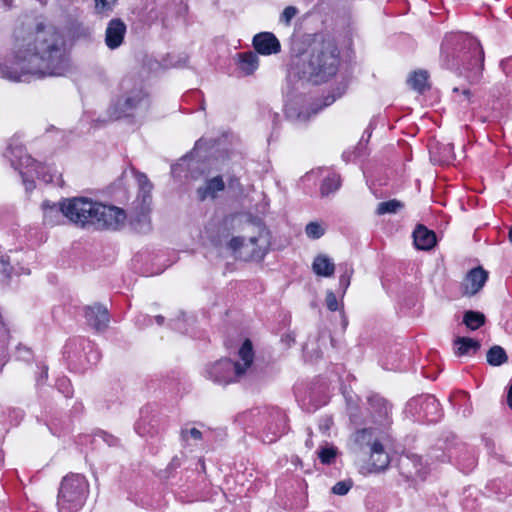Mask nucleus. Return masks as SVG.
<instances>
[{"instance_id": "1", "label": "nucleus", "mask_w": 512, "mask_h": 512, "mask_svg": "<svg viewBox=\"0 0 512 512\" xmlns=\"http://www.w3.org/2000/svg\"><path fill=\"white\" fill-rule=\"evenodd\" d=\"M293 60L286 76V86L283 93L286 97L285 113L288 119L297 122H306L311 116L317 115L321 110L333 104L340 98L346 89L337 88V93L328 94L318 103H312L310 108L303 110L297 107L298 97L303 94L308 83L313 85L326 82L336 75L340 65V51L331 37L315 38L309 47L308 62L300 58L302 51L292 46Z\"/></svg>"}, {"instance_id": "2", "label": "nucleus", "mask_w": 512, "mask_h": 512, "mask_svg": "<svg viewBox=\"0 0 512 512\" xmlns=\"http://www.w3.org/2000/svg\"><path fill=\"white\" fill-rule=\"evenodd\" d=\"M69 68L65 36L55 26L41 22L34 33L15 39L11 56L0 64V76L13 82H26L29 77L64 76Z\"/></svg>"}, {"instance_id": "3", "label": "nucleus", "mask_w": 512, "mask_h": 512, "mask_svg": "<svg viewBox=\"0 0 512 512\" xmlns=\"http://www.w3.org/2000/svg\"><path fill=\"white\" fill-rule=\"evenodd\" d=\"M440 62L442 67L463 75L470 83H477L484 70V51L474 37L449 34L441 44Z\"/></svg>"}, {"instance_id": "4", "label": "nucleus", "mask_w": 512, "mask_h": 512, "mask_svg": "<svg viewBox=\"0 0 512 512\" xmlns=\"http://www.w3.org/2000/svg\"><path fill=\"white\" fill-rule=\"evenodd\" d=\"M121 94L112 101L108 113L112 120L142 118L150 108V98L140 79L124 77L120 83Z\"/></svg>"}, {"instance_id": "5", "label": "nucleus", "mask_w": 512, "mask_h": 512, "mask_svg": "<svg viewBox=\"0 0 512 512\" xmlns=\"http://www.w3.org/2000/svg\"><path fill=\"white\" fill-rule=\"evenodd\" d=\"M5 157L10 161L11 166L19 171L27 193L35 189V178L45 183L52 182V175L47 171L46 166L28 155L23 144L17 139H12L9 143Z\"/></svg>"}, {"instance_id": "6", "label": "nucleus", "mask_w": 512, "mask_h": 512, "mask_svg": "<svg viewBox=\"0 0 512 512\" xmlns=\"http://www.w3.org/2000/svg\"><path fill=\"white\" fill-rule=\"evenodd\" d=\"M241 362L220 359L205 368V377L218 385H228L242 377L251 368L254 359L252 342L246 339L238 351Z\"/></svg>"}, {"instance_id": "7", "label": "nucleus", "mask_w": 512, "mask_h": 512, "mask_svg": "<svg viewBox=\"0 0 512 512\" xmlns=\"http://www.w3.org/2000/svg\"><path fill=\"white\" fill-rule=\"evenodd\" d=\"M430 457L439 462H450L465 474L473 471L478 460L475 448L468 446L454 434L437 444L431 450Z\"/></svg>"}, {"instance_id": "8", "label": "nucleus", "mask_w": 512, "mask_h": 512, "mask_svg": "<svg viewBox=\"0 0 512 512\" xmlns=\"http://www.w3.org/2000/svg\"><path fill=\"white\" fill-rule=\"evenodd\" d=\"M353 440L358 449L370 453L371 472H381L388 467L390 458L384 451V445L392 441L390 431L379 427L363 428L353 434Z\"/></svg>"}, {"instance_id": "9", "label": "nucleus", "mask_w": 512, "mask_h": 512, "mask_svg": "<svg viewBox=\"0 0 512 512\" xmlns=\"http://www.w3.org/2000/svg\"><path fill=\"white\" fill-rule=\"evenodd\" d=\"M252 425L259 429L265 443H274L289 430L288 417L278 407H257L245 413Z\"/></svg>"}, {"instance_id": "10", "label": "nucleus", "mask_w": 512, "mask_h": 512, "mask_svg": "<svg viewBox=\"0 0 512 512\" xmlns=\"http://www.w3.org/2000/svg\"><path fill=\"white\" fill-rule=\"evenodd\" d=\"M218 144L219 141L216 139H198L190 152L182 156L177 163L171 165L172 177L178 181H182L183 179H198L204 174V170H200L199 168L200 160L206 159L212 156L214 151H218V149H216Z\"/></svg>"}, {"instance_id": "11", "label": "nucleus", "mask_w": 512, "mask_h": 512, "mask_svg": "<svg viewBox=\"0 0 512 512\" xmlns=\"http://www.w3.org/2000/svg\"><path fill=\"white\" fill-rule=\"evenodd\" d=\"M89 495V482L79 473H69L60 482L57 494L59 512H79Z\"/></svg>"}, {"instance_id": "12", "label": "nucleus", "mask_w": 512, "mask_h": 512, "mask_svg": "<svg viewBox=\"0 0 512 512\" xmlns=\"http://www.w3.org/2000/svg\"><path fill=\"white\" fill-rule=\"evenodd\" d=\"M63 358L70 370L82 373L98 363L100 353L88 339L73 337L64 345Z\"/></svg>"}, {"instance_id": "13", "label": "nucleus", "mask_w": 512, "mask_h": 512, "mask_svg": "<svg viewBox=\"0 0 512 512\" xmlns=\"http://www.w3.org/2000/svg\"><path fill=\"white\" fill-rule=\"evenodd\" d=\"M99 202L87 197L68 198V220L82 229H93Z\"/></svg>"}, {"instance_id": "14", "label": "nucleus", "mask_w": 512, "mask_h": 512, "mask_svg": "<svg viewBox=\"0 0 512 512\" xmlns=\"http://www.w3.org/2000/svg\"><path fill=\"white\" fill-rule=\"evenodd\" d=\"M408 410L427 423H436L443 416V410L435 396L426 394L411 398L407 403Z\"/></svg>"}, {"instance_id": "15", "label": "nucleus", "mask_w": 512, "mask_h": 512, "mask_svg": "<svg viewBox=\"0 0 512 512\" xmlns=\"http://www.w3.org/2000/svg\"><path fill=\"white\" fill-rule=\"evenodd\" d=\"M127 220V213L124 209L99 202L94 221V230L97 231H118Z\"/></svg>"}, {"instance_id": "16", "label": "nucleus", "mask_w": 512, "mask_h": 512, "mask_svg": "<svg viewBox=\"0 0 512 512\" xmlns=\"http://www.w3.org/2000/svg\"><path fill=\"white\" fill-rule=\"evenodd\" d=\"M368 405L373 423L382 430L389 431L392 424L390 416L392 405L379 394H373L368 397Z\"/></svg>"}, {"instance_id": "17", "label": "nucleus", "mask_w": 512, "mask_h": 512, "mask_svg": "<svg viewBox=\"0 0 512 512\" xmlns=\"http://www.w3.org/2000/svg\"><path fill=\"white\" fill-rule=\"evenodd\" d=\"M151 204L143 201H134L129 216L130 228L138 234H147L151 231Z\"/></svg>"}, {"instance_id": "18", "label": "nucleus", "mask_w": 512, "mask_h": 512, "mask_svg": "<svg viewBox=\"0 0 512 512\" xmlns=\"http://www.w3.org/2000/svg\"><path fill=\"white\" fill-rule=\"evenodd\" d=\"M488 280V272L481 266L471 269L461 283V291L464 296H474L480 292Z\"/></svg>"}, {"instance_id": "19", "label": "nucleus", "mask_w": 512, "mask_h": 512, "mask_svg": "<svg viewBox=\"0 0 512 512\" xmlns=\"http://www.w3.org/2000/svg\"><path fill=\"white\" fill-rule=\"evenodd\" d=\"M86 323L97 332H103L108 328L110 315L108 309L102 304L95 303L84 308Z\"/></svg>"}, {"instance_id": "20", "label": "nucleus", "mask_w": 512, "mask_h": 512, "mask_svg": "<svg viewBox=\"0 0 512 512\" xmlns=\"http://www.w3.org/2000/svg\"><path fill=\"white\" fill-rule=\"evenodd\" d=\"M68 206V198L58 203L45 200L42 203L43 218L46 225L54 226L59 224L63 217L68 219L66 207Z\"/></svg>"}, {"instance_id": "21", "label": "nucleus", "mask_w": 512, "mask_h": 512, "mask_svg": "<svg viewBox=\"0 0 512 512\" xmlns=\"http://www.w3.org/2000/svg\"><path fill=\"white\" fill-rule=\"evenodd\" d=\"M126 24L120 18L111 19L105 31V44L111 50L120 47L126 34Z\"/></svg>"}, {"instance_id": "22", "label": "nucleus", "mask_w": 512, "mask_h": 512, "mask_svg": "<svg viewBox=\"0 0 512 512\" xmlns=\"http://www.w3.org/2000/svg\"><path fill=\"white\" fill-rule=\"evenodd\" d=\"M253 47L261 55L277 54L281 51V44L271 32H260L253 37Z\"/></svg>"}, {"instance_id": "23", "label": "nucleus", "mask_w": 512, "mask_h": 512, "mask_svg": "<svg viewBox=\"0 0 512 512\" xmlns=\"http://www.w3.org/2000/svg\"><path fill=\"white\" fill-rule=\"evenodd\" d=\"M225 189V182L223 177L217 175L212 178H208L205 180L202 186H199L196 190L197 199L201 202L205 201L208 198L215 199L217 197L218 192H221Z\"/></svg>"}, {"instance_id": "24", "label": "nucleus", "mask_w": 512, "mask_h": 512, "mask_svg": "<svg viewBox=\"0 0 512 512\" xmlns=\"http://www.w3.org/2000/svg\"><path fill=\"white\" fill-rule=\"evenodd\" d=\"M256 225L258 227L259 233L257 236L250 237L249 242L253 246H256L252 252L253 256L262 258L268 251L271 236L269 230L261 220H257Z\"/></svg>"}, {"instance_id": "25", "label": "nucleus", "mask_w": 512, "mask_h": 512, "mask_svg": "<svg viewBox=\"0 0 512 512\" xmlns=\"http://www.w3.org/2000/svg\"><path fill=\"white\" fill-rule=\"evenodd\" d=\"M413 238L415 247L419 250H430L437 243L435 232L422 224L416 226L413 232Z\"/></svg>"}, {"instance_id": "26", "label": "nucleus", "mask_w": 512, "mask_h": 512, "mask_svg": "<svg viewBox=\"0 0 512 512\" xmlns=\"http://www.w3.org/2000/svg\"><path fill=\"white\" fill-rule=\"evenodd\" d=\"M455 354L457 356H472L475 355L481 348L478 340L470 337H457L454 340Z\"/></svg>"}, {"instance_id": "27", "label": "nucleus", "mask_w": 512, "mask_h": 512, "mask_svg": "<svg viewBox=\"0 0 512 512\" xmlns=\"http://www.w3.org/2000/svg\"><path fill=\"white\" fill-rule=\"evenodd\" d=\"M312 270L317 276L328 278L334 275L335 264L327 255L318 254L312 263Z\"/></svg>"}, {"instance_id": "28", "label": "nucleus", "mask_w": 512, "mask_h": 512, "mask_svg": "<svg viewBox=\"0 0 512 512\" xmlns=\"http://www.w3.org/2000/svg\"><path fill=\"white\" fill-rule=\"evenodd\" d=\"M451 405L459 412L462 413L463 417H468L472 413V405L470 396L466 391H456L449 396Z\"/></svg>"}, {"instance_id": "29", "label": "nucleus", "mask_w": 512, "mask_h": 512, "mask_svg": "<svg viewBox=\"0 0 512 512\" xmlns=\"http://www.w3.org/2000/svg\"><path fill=\"white\" fill-rule=\"evenodd\" d=\"M238 68L245 74L251 75L259 66V58L253 51L241 52L237 54Z\"/></svg>"}, {"instance_id": "30", "label": "nucleus", "mask_w": 512, "mask_h": 512, "mask_svg": "<svg viewBox=\"0 0 512 512\" xmlns=\"http://www.w3.org/2000/svg\"><path fill=\"white\" fill-rule=\"evenodd\" d=\"M135 176L139 186V191L135 200L152 203L151 191L153 189V184L150 182L145 173L136 171Z\"/></svg>"}, {"instance_id": "31", "label": "nucleus", "mask_w": 512, "mask_h": 512, "mask_svg": "<svg viewBox=\"0 0 512 512\" xmlns=\"http://www.w3.org/2000/svg\"><path fill=\"white\" fill-rule=\"evenodd\" d=\"M428 78L429 74L426 70H418L410 74L407 83L412 89L422 94L429 89Z\"/></svg>"}, {"instance_id": "32", "label": "nucleus", "mask_w": 512, "mask_h": 512, "mask_svg": "<svg viewBox=\"0 0 512 512\" xmlns=\"http://www.w3.org/2000/svg\"><path fill=\"white\" fill-rule=\"evenodd\" d=\"M241 224V218L238 215L225 216L219 226L220 238L228 239Z\"/></svg>"}, {"instance_id": "33", "label": "nucleus", "mask_w": 512, "mask_h": 512, "mask_svg": "<svg viewBox=\"0 0 512 512\" xmlns=\"http://www.w3.org/2000/svg\"><path fill=\"white\" fill-rule=\"evenodd\" d=\"M241 224V218L238 215L225 216L219 226L220 238L228 239Z\"/></svg>"}, {"instance_id": "34", "label": "nucleus", "mask_w": 512, "mask_h": 512, "mask_svg": "<svg viewBox=\"0 0 512 512\" xmlns=\"http://www.w3.org/2000/svg\"><path fill=\"white\" fill-rule=\"evenodd\" d=\"M462 322L468 329L475 331L485 324L486 317L480 311L467 310L463 314Z\"/></svg>"}, {"instance_id": "35", "label": "nucleus", "mask_w": 512, "mask_h": 512, "mask_svg": "<svg viewBox=\"0 0 512 512\" xmlns=\"http://www.w3.org/2000/svg\"><path fill=\"white\" fill-rule=\"evenodd\" d=\"M341 186V178L336 173L327 175L320 186V194L322 197H328L330 194L335 193Z\"/></svg>"}, {"instance_id": "36", "label": "nucleus", "mask_w": 512, "mask_h": 512, "mask_svg": "<svg viewBox=\"0 0 512 512\" xmlns=\"http://www.w3.org/2000/svg\"><path fill=\"white\" fill-rule=\"evenodd\" d=\"M486 360L491 366H501L508 361V356L503 347L494 345L487 351Z\"/></svg>"}, {"instance_id": "37", "label": "nucleus", "mask_w": 512, "mask_h": 512, "mask_svg": "<svg viewBox=\"0 0 512 512\" xmlns=\"http://www.w3.org/2000/svg\"><path fill=\"white\" fill-rule=\"evenodd\" d=\"M339 270L341 272L339 277V293L343 297L350 285L354 269L349 263L339 264Z\"/></svg>"}, {"instance_id": "38", "label": "nucleus", "mask_w": 512, "mask_h": 512, "mask_svg": "<svg viewBox=\"0 0 512 512\" xmlns=\"http://www.w3.org/2000/svg\"><path fill=\"white\" fill-rule=\"evenodd\" d=\"M93 2L94 14L100 18H107L113 13L118 0H93Z\"/></svg>"}, {"instance_id": "39", "label": "nucleus", "mask_w": 512, "mask_h": 512, "mask_svg": "<svg viewBox=\"0 0 512 512\" xmlns=\"http://www.w3.org/2000/svg\"><path fill=\"white\" fill-rule=\"evenodd\" d=\"M68 32L73 39H87L91 37L92 30L79 21H71Z\"/></svg>"}, {"instance_id": "40", "label": "nucleus", "mask_w": 512, "mask_h": 512, "mask_svg": "<svg viewBox=\"0 0 512 512\" xmlns=\"http://www.w3.org/2000/svg\"><path fill=\"white\" fill-rule=\"evenodd\" d=\"M404 208V203L397 200L391 199L388 201H383L378 203L376 208L377 215H385V214H396L398 211Z\"/></svg>"}, {"instance_id": "41", "label": "nucleus", "mask_w": 512, "mask_h": 512, "mask_svg": "<svg viewBox=\"0 0 512 512\" xmlns=\"http://www.w3.org/2000/svg\"><path fill=\"white\" fill-rule=\"evenodd\" d=\"M337 456V448L334 446H323L318 450V457L322 464L330 465Z\"/></svg>"}, {"instance_id": "42", "label": "nucleus", "mask_w": 512, "mask_h": 512, "mask_svg": "<svg viewBox=\"0 0 512 512\" xmlns=\"http://www.w3.org/2000/svg\"><path fill=\"white\" fill-rule=\"evenodd\" d=\"M180 438L184 442H188L190 438L195 441H200L203 438V433L195 427L188 428L185 426L181 428Z\"/></svg>"}, {"instance_id": "43", "label": "nucleus", "mask_w": 512, "mask_h": 512, "mask_svg": "<svg viewBox=\"0 0 512 512\" xmlns=\"http://www.w3.org/2000/svg\"><path fill=\"white\" fill-rule=\"evenodd\" d=\"M98 440H102L109 447H116L119 445V439L117 437L103 430H99L94 433L93 441L97 442Z\"/></svg>"}, {"instance_id": "44", "label": "nucleus", "mask_w": 512, "mask_h": 512, "mask_svg": "<svg viewBox=\"0 0 512 512\" xmlns=\"http://www.w3.org/2000/svg\"><path fill=\"white\" fill-rule=\"evenodd\" d=\"M305 233L308 238L316 240L324 235L325 229L318 222H310L305 227Z\"/></svg>"}, {"instance_id": "45", "label": "nucleus", "mask_w": 512, "mask_h": 512, "mask_svg": "<svg viewBox=\"0 0 512 512\" xmlns=\"http://www.w3.org/2000/svg\"><path fill=\"white\" fill-rule=\"evenodd\" d=\"M55 386L57 390L64 395L65 398H70L73 395V389L70 380L63 376L56 380Z\"/></svg>"}, {"instance_id": "46", "label": "nucleus", "mask_w": 512, "mask_h": 512, "mask_svg": "<svg viewBox=\"0 0 512 512\" xmlns=\"http://www.w3.org/2000/svg\"><path fill=\"white\" fill-rule=\"evenodd\" d=\"M352 481L351 480H344L337 482L331 489V492L336 495H346L349 490L352 488Z\"/></svg>"}, {"instance_id": "47", "label": "nucleus", "mask_w": 512, "mask_h": 512, "mask_svg": "<svg viewBox=\"0 0 512 512\" xmlns=\"http://www.w3.org/2000/svg\"><path fill=\"white\" fill-rule=\"evenodd\" d=\"M135 431L142 437L151 435L154 432L152 426H147V421L143 416L136 422Z\"/></svg>"}, {"instance_id": "48", "label": "nucleus", "mask_w": 512, "mask_h": 512, "mask_svg": "<svg viewBox=\"0 0 512 512\" xmlns=\"http://www.w3.org/2000/svg\"><path fill=\"white\" fill-rule=\"evenodd\" d=\"M12 272V266L9 261L4 257L0 256V281H6L10 278Z\"/></svg>"}, {"instance_id": "49", "label": "nucleus", "mask_w": 512, "mask_h": 512, "mask_svg": "<svg viewBox=\"0 0 512 512\" xmlns=\"http://www.w3.org/2000/svg\"><path fill=\"white\" fill-rule=\"evenodd\" d=\"M16 358L21 361L29 362L33 358V353L29 347L20 344L16 348Z\"/></svg>"}, {"instance_id": "50", "label": "nucleus", "mask_w": 512, "mask_h": 512, "mask_svg": "<svg viewBox=\"0 0 512 512\" xmlns=\"http://www.w3.org/2000/svg\"><path fill=\"white\" fill-rule=\"evenodd\" d=\"M244 241L245 238L241 236L231 237L226 243V247L232 252H237L243 247Z\"/></svg>"}, {"instance_id": "51", "label": "nucleus", "mask_w": 512, "mask_h": 512, "mask_svg": "<svg viewBox=\"0 0 512 512\" xmlns=\"http://www.w3.org/2000/svg\"><path fill=\"white\" fill-rule=\"evenodd\" d=\"M297 12L298 11L296 7L287 6L280 15V21L286 25H289L291 20L296 16Z\"/></svg>"}, {"instance_id": "52", "label": "nucleus", "mask_w": 512, "mask_h": 512, "mask_svg": "<svg viewBox=\"0 0 512 512\" xmlns=\"http://www.w3.org/2000/svg\"><path fill=\"white\" fill-rule=\"evenodd\" d=\"M40 370L39 374L36 376V384L37 386L43 385L48 378V366L44 363H40L37 365Z\"/></svg>"}, {"instance_id": "53", "label": "nucleus", "mask_w": 512, "mask_h": 512, "mask_svg": "<svg viewBox=\"0 0 512 512\" xmlns=\"http://www.w3.org/2000/svg\"><path fill=\"white\" fill-rule=\"evenodd\" d=\"M326 306L330 311L338 310V300L333 291H327L325 298Z\"/></svg>"}, {"instance_id": "54", "label": "nucleus", "mask_w": 512, "mask_h": 512, "mask_svg": "<svg viewBox=\"0 0 512 512\" xmlns=\"http://www.w3.org/2000/svg\"><path fill=\"white\" fill-rule=\"evenodd\" d=\"M452 92L454 94H461V96L463 97V100L462 102H466V103H470L471 101V97H472V92L469 88L467 87H454Z\"/></svg>"}, {"instance_id": "55", "label": "nucleus", "mask_w": 512, "mask_h": 512, "mask_svg": "<svg viewBox=\"0 0 512 512\" xmlns=\"http://www.w3.org/2000/svg\"><path fill=\"white\" fill-rule=\"evenodd\" d=\"M500 68L507 76L511 75L512 74V56L503 59L500 62Z\"/></svg>"}, {"instance_id": "56", "label": "nucleus", "mask_w": 512, "mask_h": 512, "mask_svg": "<svg viewBox=\"0 0 512 512\" xmlns=\"http://www.w3.org/2000/svg\"><path fill=\"white\" fill-rule=\"evenodd\" d=\"M181 465L180 459L175 456L172 458L171 462L168 465V469H177Z\"/></svg>"}, {"instance_id": "57", "label": "nucleus", "mask_w": 512, "mask_h": 512, "mask_svg": "<svg viewBox=\"0 0 512 512\" xmlns=\"http://www.w3.org/2000/svg\"><path fill=\"white\" fill-rule=\"evenodd\" d=\"M229 186L231 188L239 187L240 186L239 179L237 177H235V176L230 177V179H229Z\"/></svg>"}, {"instance_id": "58", "label": "nucleus", "mask_w": 512, "mask_h": 512, "mask_svg": "<svg viewBox=\"0 0 512 512\" xmlns=\"http://www.w3.org/2000/svg\"><path fill=\"white\" fill-rule=\"evenodd\" d=\"M171 325L174 329L181 330V321L179 319L173 320Z\"/></svg>"}, {"instance_id": "59", "label": "nucleus", "mask_w": 512, "mask_h": 512, "mask_svg": "<svg viewBox=\"0 0 512 512\" xmlns=\"http://www.w3.org/2000/svg\"><path fill=\"white\" fill-rule=\"evenodd\" d=\"M507 401H508L509 407L512 409V384H511V387L508 392Z\"/></svg>"}, {"instance_id": "60", "label": "nucleus", "mask_w": 512, "mask_h": 512, "mask_svg": "<svg viewBox=\"0 0 512 512\" xmlns=\"http://www.w3.org/2000/svg\"><path fill=\"white\" fill-rule=\"evenodd\" d=\"M154 319L158 325H162L165 321V318L162 315H157V316H155Z\"/></svg>"}, {"instance_id": "61", "label": "nucleus", "mask_w": 512, "mask_h": 512, "mask_svg": "<svg viewBox=\"0 0 512 512\" xmlns=\"http://www.w3.org/2000/svg\"><path fill=\"white\" fill-rule=\"evenodd\" d=\"M305 2L313 7H317L321 3V0H305Z\"/></svg>"}, {"instance_id": "62", "label": "nucleus", "mask_w": 512, "mask_h": 512, "mask_svg": "<svg viewBox=\"0 0 512 512\" xmlns=\"http://www.w3.org/2000/svg\"><path fill=\"white\" fill-rule=\"evenodd\" d=\"M287 341V342H294V339L290 336V335H286L285 338L282 337V341Z\"/></svg>"}, {"instance_id": "63", "label": "nucleus", "mask_w": 512, "mask_h": 512, "mask_svg": "<svg viewBox=\"0 0 512 512\" xmlns=\"http://www.w3.org/2000/svg\"><path fill=\"white\" fill-rule=\"evenodd\" d=\"M199 463L201 464V468L204 471L205 470V462L202 458L199 459Z\"/></svg>"}, {"instance_id": "64", "label": "nucleus", "mask_w": 512, "mask_h": 512, "mask_svg": "<svg viewBox=\"0 0 512 512\" xmlns=\"http://www.w3.org/2000/svg\"><path fill=\"white\" fill-rule=\"evenodd\" d=\"M508 237H509L510 242L512 243V225H511V228L509 230Z\"/></svg>"}]
</instances>
